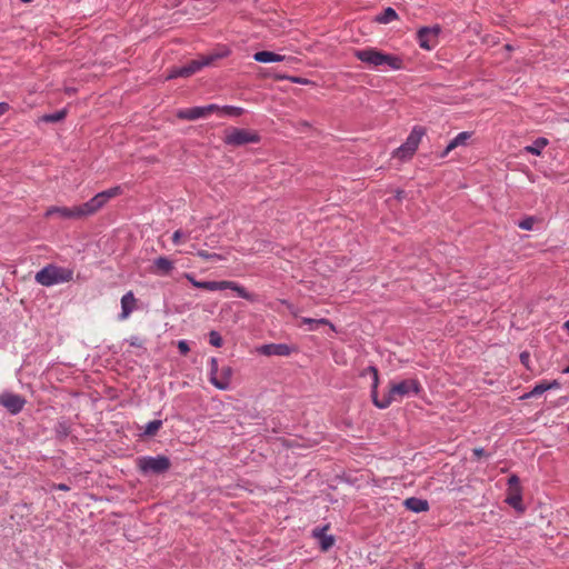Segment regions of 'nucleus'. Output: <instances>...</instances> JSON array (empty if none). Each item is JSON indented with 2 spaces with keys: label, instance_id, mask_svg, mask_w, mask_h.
<instances>
[{
  "label": "nucleus",
  "instance_id": "35",
  "mask_svg": "<svg viewBox=\"0 0 569 569\" xmlns=\"http://www.w3.org/2000/svg\"><path fill=\"white\" fill-rule=\"evenodd\" d=\"M221 108L222 107H219L218 104L203 106V109L206 110V116L207 117L211 116L214 112L221 114Z\"/></svg>",
  "mask_w": 569,
  "mask_h": 569
},
{
  "label": "nucleus",
  "instance_id": "10",
  "mask_svg": "<svg viewBox=\"0 0 569 569\" xmlns=\"http://www.w3.org/2000/svg\"><path fill=\"white\" fill-rule=\"evenodd\" d=\"M506 502L513 507L516 510L523 511L522 490L520 480L516 475H512L508 480Z\"/></svg>",
  "mask_w": 569,
  "mask_h": 569
},
{
  "label": "nucleus",
  "instance_id": "9",
  "mask_svg": "<svg viewBox=\"0 0 569 569\" xmlns=\"http://www.w3.org/2000/svg\"><path fill=\"white\" fill-rule=\"evenodd\" d=\"M259 136L250 130L231 128L226 132L224 142L230 146H243L259 142Z\"/></svg>",
  "mask_w": 569,
  "mask_h": 569
},
{
  "label": "nucleus",
  "instance_id": "4",
  "mask_svg": "<svg viewBox=\"0 0 569 569\" xmlns=\"http://www.w3.org/2000/svg\"><path fill=\"white\" fill-rule=\"evenodd\" d=\"M184 278L196 288L204 289L209 291L224 290L231 289L233 290L238 297L243 298L249 301H254L256 296L253 293L248 292L242 286L238 284L233 281H198L191 273H184Z\"/></svg>",
  "mask_w": 569,
  "mask_h": 569
},
{
  "label": "nucleus",
  "instance_id": "6",
  "mask_svg": "<svg viewBox=\"0 0 569 569\" xmlns=\"http://www.w3.org/2000/svg\"><path fill=\"white\" fill-rule=\"evenodd\" d=\"M73 278V271L68 268L49 264L36 273V281L42 286L50 287L58 283L69 282Z\"/></svg>",
  "mask_w": 569,
  "mask_h": 569
},
{
  "label": "nucleus",
  "instance_id": "5",
  "mask_svg": "<svg viewBox=\"0 0 569 569\" xmlns=\"http://www.w3.org/2000/svg\"><path fill=\"white\" fill-rule=\"evenodd\" d=\"M122 189L121 187L117 186L113 188H110L108 190H104L102 192L97 193L93 198H91L89 201L76 206V217L77 219L88 217L91 214H94L97 211H99L110 199L121 194Z\"/></svg>",
  "mask_w": 569,
  "mask_h": 569
},
{
  "label": "nucleus",
  "instance_id": "41",
  "mask_svg": "<svg viewBox=\"0 0 569 569\" xmlns=\"http://www.w3.org/2000/svg\"><path fill=\"white\" fill-rule=\"evenodd\" d=\"M473 453H475L476 456L480 457V456L483 453V449H478V448H477V449H475V450H473Z\"/></svg>",
  "mask_w": 569,
  "mask_h": 569
},
{
  "label": "nucleus",
  "instance_id": "24",
  "mask_svg": "<svg viewBox=\"0 0 569 569\" xmlns=\"http://www.w3.org/2000/svg\"><path fill=\"white\" fill-rule=\"evenodd\" d=\"M301 323L308 325L309 331L317 330L319 326H327L329 325V320L321 318V319H312V318H301Z\"/></svg>",
  "mask_w": 569,
  "mask_h": 569
},
{
  "label": "nucleus",
  "instance_id": "27",
  "mask_svg": "<svg viewBox=\"0 0 569 569\" xmlns=\"http://www.w3.org/2000/svg\"><path fill=\"white\" fill-rule=\"evenodd\" d=\"M67 116V111L63 109V110H60V111H57L54 113H50V114H44L41 120L44 121V122H59L61 120H63Z\"/></svg>",
  "mask_w": 569,
  "mask_h": 569
},
{
  "label": "nucleus",
  "instance_id": "34",
  "mask_svg": "<svg viewBox=\"0 0 569 569\" xmlns=\"http://www.w3.org/2000/svg\"><path fill=\"white\" fill-rule=\"evenodd\" d=\"M533 224L535 219L532 217L526 218L518 223L519 228L523 230H531L533 228Z\"/></svg>",
  "mask_w": 569,
  "mask_h": 569
},
{
  "label": "nucleus",
  "instance_id": "7",
  "mask_svg": "<svg viewBox=\"0 0 569 569\" xmlns=\"http://www.w3.org/2000/svg\"><path fill=\"white\" fill-rule=\"evenodd\" d=\"M209 366V381L219 390H228L230 388L233 370L230 366L219 367L216 358H210Z\"/></svg>",
  "mask_w": 569,
  "mask_h": 569
},
{
  "label": "nucleus",
  "instance_id": "25",
  "mask_svg": "<svg viewBox=\"0 0 569 569\" xmlns=\"http://www.w3.org/2000/svg\"><path fill=\"white\" fill-rule=\"evenodd\" d=\"M162 427L161 420H152L148 422L143 429V435L147 437H153L158 433L160 428Z\"/></svg>",
  "mask_w": 569,
  "mask_h": 569
},
{
  "label": "nucleus",
  "instance_id": "20",
  "mask_svg": "<svg viewBox=\"0 0 569 569\" xmlns=\"http://www.w3.org/2000/svg\"><path fill=\"white\" fill-rule=\"evenodd\" d=\"M405 507L413 512H423L429 510V503L425 499L410 497L403 501Z\"/></svg>",
  "mask_w": 569,
  "mask_h": 569
},
{
  "label": "nucleus",
  "instance_id": "18",
  "mask_svg": "<svg viewBox=\"0 0 569 569\" xmlns=\"http://www.w3.org/2000/svg\"><path fill=\"white\" fill-rule=\"evenodd\" d=\"M177 117L182 120L193 121L200 118H207L203 107H193L188 109H180Z\"/></svg>",
  "mask_w": 569,
  "mask_h": 569
},
{
  "label": "nucleus",
  "instance_id": "8",
  "mask_svg": "<svg viewBox=\"0 0 569 569\" xmlns=\"http://www.w3.org/2000/svg\"><path fill=\"white\" fill-rule=\"evenodd\" d=\"M137 465L140 471L144 473H162L170 468V460L164 456H146L138 458Z\"/></svg>",
  "mask_w": 569,
  "mask_h": 569
},
{
  "label": "nucleus",
  "instance_id": "1",
  "mask_svg": "<svg viewBox=\"0 0 569 569\" xmlns=\"http://www.w3.org/2000/svg\"><path fill=\"white\" fill-rule=\"evenodd\" d=\"M372 377L371 397L376 407L380 409L388 408L392 402H399L405 397L417 395L420 391V383L417 379H406L399 382H391L389 390L382 398H378L379 373L376 367H368L365 373Z\"/></svg>",
  "mask_w": 569,
  "mask_h": 569
},
{
  "label": "nucleus",
  "instance_id": "13",
  "mask_svg": "<svg viewBox=\"0 0 569 569\" xmlns=\"http://www.w3.org/2000/svg\"><path fill=\"white\" fill-rule=\"evenodd\" d=\"M258 352L270 357V356H281L286 357L291 353V348L286 343H269L263 345L258 348Z\"/></svg>",
  "mask_w": 569,
  "mask_h": 569
},
{
  "label": "nucleus",
  "instance_id": "23",
  "mask_svg": "<svg viewBox=\"0 0 569 569\" xmlns=\"http://www.w3.org/2000/svg\"><path fill=\"white\" fill-rule=\"evenodd\" d=\"M548 144V140L546 138H538L533 141L532 144L525 147V151L528 153H532L536 156H540L542 149Z\"/></svg>",
  "mask_w": 569,
  "mask_h": 569
},
{
  "label": "nucleus",
  "instance_id": "38",
  "mask_svg": "<svg viewBox=\"0 0 569 569\" xmlns=\"http://www.w3.org/2000/svg\"><path fill=\"white\" fill-rule=\"evenodd\" d=\"M10 109L7 102H0V117L8 112Z\"/></svg>",
  "mask_w": 569,
  "mask_h": 569
},
{
  "label": "nucleus",
  "instance_id": "14",
  "mask_svg": "<svg viewBox=\"0 0 569 569\" xmlns=\"http://www.w3.org/2000/svg\"><path fill=\"white\" fill-rule=\"evenodd\" d=\"M137 309V299L132 291H128L121 298V312L119 315L120 320H126Z\"/></svg>",
  "mask_w": 569,
  "mask_h": 569
},
{
  "label": "nucleus",
  "instance_id": "3",
  "mask_svg": "<svg viewBox=\"0 0 569 569\" xmlns=\"http://www.w3.org/2000/svg\"><path fill=\"white\" fill-rule=\"evenodd\" d=\"M229 52L230 51L227 47H218L212 52L201 56L198 59L188 62L186 66L173 70L170 74V78L190 77L198 72L201 68L210 66L216 60L227 57Z\"/></svg>",
  "mask_w": 569,
  "mask_h": 569
},
{
  "label": "nucleus",
  "instance_id": "16",
  "mask_svg": "<svg viewBox=\"0 0 569 569\" xmlns=\"http://www.w3.org/2000/svg\"><path fill=\"white\" fill-rule=\"evenodd\" d=\"M423 134H425L423 128H421V127L413 128L403 143L405 149L411 151L412 153H416Z\"/></svg>",
  "mask_w": 569,
  "mask_h": 569
},
{
  "label": "nucleus",
  "instance_id": "29",
  "mask_svg": "<svg viewBox=\"0 0 569 569\" xmlns=\"http://www.w3.org/2000/svg\"><path fill=\"white\" fill-rule=\"evenodd\" d=\"M547 390H549L548 381H541V382L537 383L533 387V389L526 397L527 398H529V397H538V396L542 395Z\"/></svg>",
  "mask_w": 569,
  "mask_h": 569
},
{
  "label": "nucleus",
  "instance_id": "33",
  "mask_svg": "<svg viewBox=\"0 0 569 569\" xmlns=\"http://www.w3.org/2000/svg\"><path fill=\"white\" fill-rule=\"evenodd\" d=\"M187 234L182 230H176L172 234V242L174 244H181L187 240Z\"/></svg>",
  "mask_w": 569,
  "mask_h": 569
},
{
  "label": "nucleus",
  "instance_id": "42",
  "mask_svg": "<svg viewBox=\"0 0 569 569\" xmlns=\"http://www.w3.org/2000/svg\"><path fill=\"white\" fill-rule=\"evenodd\" d=\"M58 489L67 491V490H69V487L67 485H64V483H60L58 486Z\"/></svg>",
  "mask_w": 569,
  "mask_h": 569
},
{
  "label": "nucleus",
  "instance_id": "39",
  "mask_svg": "<svg viewBox=\"0 0 569 569\" xmlns=\"http://www.w3.org/2000/svg\"><path fill=\"white\" fill-rule=\"evenodd\" d=\"M548 387L550 389H558L560 388V383L558 380L548 381Z\"/></svg>",
  "mask_w": 569,
  "mask_h": 569
},
{
  "label": "nucleus",
  "instance_id": "2",
  "mask_svg": "<svg viewBox=\"0 0 569 569\" xmlns=\"http://www.w3.org/2000/svg\"><path fill=\"white\" fill-rule=\"evenodd\" d=\"M353 56L370 68L387 67L392 70H400L403 68V61L400 57L383 53L382 51L371 47L357 49L353 51Z\"/></svg>",
  "mask_w": 569,
  "mask_h": 569
},
{
  "label": "nucleus",
  "instance_id": "11",
  "mask_svg": "<svg viewBox=\"0 0 569 569\" xmlns=\"http://www.w3.org/2000/svg\"><path fill=\"white\" fill-rule=\"evenodd\" d=\"M26 399L17 393L4 391L0 393V405L3 406L11 415L19 413L24 405Z\"/></svg>",
  "mask_w": 569,
  "mask_h": 569
},
{
  "label": "nucleus",
  "instance_id": "26",
  "mask_svg": "<svg viewBox=\"0 0 569 569\" xmlns=\"http://www.w3.org/2000/svg\"><path fill=\"white\" fill-rule=\"evenodd\" d=\"M398 18L397 12L392 8H387L381 14L377 17V21L380 23H390Z\"/></svg>",
  "mask_w": 569,
  "mask_h": 569
},
{
  "label": "nucleus",
  "instance_id": "31",
  "mask_svg": "<svg viewBox=\"0 0 569 569\" xmlns=\"http://www.w3.org/2000/svg\"><path fill=\"white\" fill-rule=\"evenodd\" d=\"M197 256L200 257L203 260H223L224 258L221 254L218 253H210L206 250H199L197 252Z\"/></svg>",
  "mask_w": 569,
  "mask_h": 569
},
{
  "label": "nucleus",
  "instance_id": "17",
  "mask_svg": "<svg viewBox=\"0 0 569 569\" xmlns=\"http://www.w3.org/2000/svg\"><path fill=\"white\" fill-rule=\"evenodd\" d=\"M328 529L329 526L327 525L321 528H315L312 531L313 537L319 540L322 551L329 550L335 545V538L326 533Z\"/></svg>",
  "mask_w": 569,
  "mask_h": 569
},
{
  "label": "nucleus",
  "instance_id": "21",
  "mask_svg": "<svg viewBox=\"0 0 569 569\" xmlns=\"http://www.w3.org/2000/svg\"><path fill=\"white\" fill-rule=\"evenodd\" d=\"M471 137L470 132L463 131L460 132L458 136H456L446 147L443 152L440 154L441 158H445L451 152L453 149H456L459 146H463L467 143V140Z\"/></svg>",
  "mask_w": 569,
  "mask_h": 569
},
{
  "label": "nucleus",
  "instance_id": "15",
  "mask_svg": "<svg viewBox=\"0 0 569 569\" xmlns=\"http://www.w3.org/2000/svg\"><path fill=\"white\" fill-rule=\"evenodd\" d=\"M174 269L173 262L167 257H158L152 267L150 268V272L158 276H168Z\"/></svg>",
  "mask_w": 569,
  "mask_h": 569
},
{
  "label": "nucleus",
  "instance_id": "12",
  "mask_svg": "<svg viewBox=\"0 0 569 569\" xmlns=\"http://www.w3.org/2000/svg\"><path fill=\"white\" fill-rule=\"evenodd\" d=\"M439 28H421L418 33V42L422 49L431 50L438 43Z\"/></svg>",
  "mask_w": 569,
  "mask_h": 569
},
{
  "label": "nucleus",
  "instance_id": "36",
  "mask_svg": "<svg viewBox=\"0 0 569 569\" xmlns=\"http://www.w3.org/2000/svg\"><path fill=\"white\" fill-rule=\"evenodd\" d=\"M520 361L528 370H531L530 353L528 351H522L520 353Z\"/></svg>",
  "mask_w": 569,
  "mask_h": 569
},
{
  "label": "nucleus",
  "instance_id": "40",
  "mask_svg": "<svg viewBox=\"0 0 569 569\" xmlns=\"http://www.w3.org/2000/svg\"><path fill=\"white\" fill-rule=\"evenodd\" d=\"M291 80H292V82H296V83H307V80L301 79V78H292Z\"/></svg>",
  "mask_w": 569,
  "mask_h": 569
},
{
  "label": "nucleus",
  "instance_id": "22",
  "mask_svg": "<svg viewBox=\"0 0 569 569\" xmlns=\"http://www.w3.org/2000/svg\"><path fill=\"white\" fill-rule=\"evenodd\" d=\"M253 59L261 63H270L283 61L284 56L271 51H259L253 54Z\"/></svg>",
  "mask_w": 569,
  "mask_h": 569
},
{
  "label": "nucleus",
  "instance_id": "28",
  "mask_svg": "<svg viewBox=\"0 0 569 569\" xmlns=\"http://www.w3.org/2000/svg\"><path fill=\"white\" fill-rule=\"evenodd\" d=\"M413 154H415V153H412L411 151H409V150L405 149V144H401V146H400L399 148H397V149L393 151V153H392V156H393L395 158H398V159H400L401 161H407V160L411 159Z\"/></svg>",
  "mask_w": 569,
  "mask_h": 569
},
{
  "label": "nucleus",
  "instance_id": "32",
  "mask_svg": "<svg viewBox=\"0 0 569 569\" xmlns=\"http://www.w3.org/2000/svg\"><path fill=\"white\" fill-rule=\"evenodd\" d=\"M209 342L213 346V347H221L222 346V338L221 336L217 332V331H211L209 333Z\"/></svg>",
  "mask_w": 569,
  "mask_h": 569
},
{
  "label": "nucleus",
  "instance_id": "19",
  "mask_svg": "<svg viewBox=\"0 0 569 569\" xmlns=\"http://www.w3.org/2000/svg\"><path fill=\"white\" fill-rule=\"evenodd\" d=\"M57 216L61 219H77L76 210L73 208L68 207H50L46 211V217L50 218Z\"/></svg>",
  "mask_w": 569,
  "mask_h": 569
},
{
  "label": "nucleus",
  "instance_id": "37",
  "mask_svg": "<svg viewBox=\"0 0 569 569\" xmlns=\"http://www.w3.org/2000/svg\"><path fill=\"white\" fill-rule=\"evenodd\" d=\"M178 349L181 355H187L190 351L189 345L184 340L178 342Z\"/></svg>",
  "mask_w": 569,
  "mask_h": 569
},
{
  "label": "nucleus",
  "instance_id": "43",
  "mask_svg": "<svg viewBox=\"0 0 569 569\" xmlns=\"http://www.w3.org/2000/svg\"><path fill=\"white\" fill-rule=\"evenodd\" d=\"M288 307H289V309H290L291 313H292L295 317H297V316H298V313H297V311L292 308V306H290V305H289Z\"/></svg>",
  "mask_w": 569,
  "mask_h": 569
},
{
  "label": "nucleus",
  "instance_id": "44",
  "mask_svg": "<svg viewBox=\"0 0 569 569\" xmlns=\"http://www.w3.org/2000/svg\"><path fill=\"white\" fill-rule=\"evenodd\" d=\"M562 372L563 373H569V366L567 368H565Z\"/></svg>",
  "mask_w": 569,
  "mask_h": 569
},
{
  "label": "nucleus",
  "instance_id": "30",
  "mask_svg": "<svg viewBox=\"0 0 569 569\" xmlns=\"http://www.w3.org/2000/svg\"><path fill=\"white\" fill-rule=\"evenodd\" d=\"M242 112L243 109L239 107L226 106L221 108V116L239 117Z\"/></svg>",
  "mask_w": 569,
  "mask_h": 569
}]
</instances>
